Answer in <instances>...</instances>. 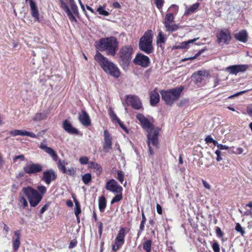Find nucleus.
Segmentation results:
<instances>
[{
  "label": "nucleus",
  "instance_id": "603ef678",
  "mask_svg": "<svg viewBox=\"0 0 252 252\" xmlns=\"http://www.w3.org/2000/svg\"><path fill=\"white\" fill-rule=\"evenodd\" d=\"M212 248L214 252H220V251L219 245L217 242H215L213 244Z\"/></svg>",
  "mask_w": 252,
  "mask_h": 252
},
{
  "label": "nucleus",
  "instance_id": "423d86ee",
  "mask_svg": "<svg viewBox=\"0 0 252 252\" xmlns=\"http://www.w3.org/2000/svg\"><path fill=\"white\" fill-rule=\"evenodd\" d=\"M147 135V145L149 148V152L150 155H153L154 152L152 148V146L158 149L159 142L158 136L159 134V129H156L148 132Z\"/></svg>",
  "mask_w": 252,
  "mask_h": 252
},
{
  "label": "nucleus",
  "instance_id": "f8f14e48",
  "mask_svg": "<svg viewBox=\"0 0 252 252\" xmlns=\"http://www.w3.org/2000/svg\"><path fill=\"white\" fill-rule=\"evenodd\" d=\"M136 118L139 121L141 126L146 129L147 132L153 131L155 129L154 125L150 122V121L146 118L143 114L139 113L136 115Z\"/></svg>",
  "mask_w": 252,
  "mask_h": 252
},
{
  "label": "nucleus",
  "instance_id": "79ce46f5",
  "mask_svg": "<svg viewBox=\"0 0 252 252\" xmlns=\"http://www.w3.org/2000/svg\"><path fill=\"white\" fill-rule=\"evenodd\" d=\"M46 118V115L44 113H37L33 118V120L35 121H39L45 119Z\"/></svg>",
  "mask_w": 252,
  "mask_h": 252
},
{
  "label": "nucleus",
  "instance_id": "37998d69",
  "mask_svg": "<svg viewBox=\"0 0 252 252\" xmlns=\"http://www.w3.org/2000/svg\"><path fill=\"white\" fill-rule=\"evenodd\" d=\"M92 179L91 174L87 173L82 176V181L85 184H88Z\"/></svg>",
  "mask_w": 252,
  "mask_h": 252
},
{
  "label": "nucleus",
  "instance_id": "9d476101",
  "mask_svg": "<svg viewBox=\"0 0 252 252\" xmlns=\"http://www.w3.org/2000/svg\"><path fill=\"white\" fill-rule=\"evenodd\" d=\"M133 63L136 65L146 68L150 65V59L148 56L141 53H138L134 59Z\"/></svg>",
  "mask_w": 252,
  "mask_h": 252
},
{
  "label": "nucleus",
  "instance_id": "a18cd8bd",
  "mask_svg": "<svg viewBox=\"0 0 252 252\" xmlns=\"http://www.w3.org/2000/svg\"><path fill=\"white\" fill-rule=\"evenodd\" d=\"M117 175L118 177L117 179L119 181V182L122 184L124 180V175L123 172L121 170L117 171Z\"/></svg>",
  "mask_w": 252,
  "mask_h": 252
},
{
  "label": "nucleus",
  "instance_id": "f257e3e1",
  "mask_svg": "<svg viewBox=\"0 0 252 252\" xmlns=\"http://www.w3.org/2000/svg\"><path fill=\"white\" fill-rule=\"evenodd\" d=\"M184 89V87L181 86L167 90H161L160 92L161 98L166 105L172 106L175 101L179 99Z\"/></svg>",
  "mask_w": 252,
  "mask_h": 252
},
{
  "label": "nucleus",
  "instance_id": "cd10ccee",
  "mask_svg": "<svg viewBox=\"0 0 252 252\" xmlns=\"http://www.w3.org/2000/svg\"><path fill=\"white\" fill-rule=\"evenodd\" d=\"M61 7L65 11V12L66 13L68 17H69V20L71 21H75L76 22V19L72 13V12L70 11V9H69L68 7L66 5V4L62 0H61Z\"/></svg>",
  "mask_w": 252,
  "mask_h": 252
},
{
  "label": "nucleus",
  "instance_id": "338daca9",
  "mask_svg": "<svg viewBox=\"0 0 252 252\" xmlns=\"http://www.w3.org/2000/svg\"><path fill=\"white\" fill-rule=\"evenodd\" d=\"M113 6L115 8H120L121 6L118 2H115L113 3Z\"/></svg>",
  "mask_w": 252,
  "mask_h": 252
},
{
  "label": "nucleus",
  "instance_id": "c756f323",
  "mask_svg": "<svg viewBox=\"0 0 252 252\" xmlns=\"http://www.w3.org/2000/svg\"><path fill=\"white\" fill-rule=\"evenodd\" d=\"M198 38H194L187 41L183 42L179 45L175 46L174 48L176 49H188L189 46V44L195 41Z\"/></svg>",
  "mask_w": 252,
  "mask_h": 252
},
{
  "label": "nucleus",
  "instance_id": "e433bc0d",
  "mask_svg": "<svg viewBox=\"0 0 252 252\" xmlns=\"http://www.w3.org/2000/svg\"><path fill=\"white\" fill-rule=\"evenodd\" d=\"M152 247V241L148 240L145 241L143 244V249L146 252H151Z\"/></svg>",
  "mask_w": 252,
  "mask_h": 252
},
{
  "label": "nucleus",
  "instance_id": "7c9ffc66",
  "mask_svg": "<svg viewBox=\"0 0 252 252\" xmlns=\"http://www.w3.org/2000/svg\"><path fill=\"white\" fill-rule=\"evenodd\" d=\"M142 220L140 222V226H139V229L137 232V237L138 238L140 235L141 234L142 232L145 229V225L147 221V219L145 217V215L143 212V211L142 212Z\"/></svg>",
  "mask_w": 252,
  "mask_h": 252
},
{
  "label": "nucleus",
  "instance_id": "2eb2a0df",
  "mask_svg": "<svg viewBox=\"0 0 252 252\" xmlns=\"http://www.w3.org/2000/svg\"><path fill=\"white\" fill-rule=\"evenodd\" d=\"M95 47L99 51L110 50V39L108 37L100 39L99 41L95 42Z\"/></svg>",
  "mask_w": 252,
  "mask_h": 252
},
{
  "label": "nucleus",
  "instance_id": "4468645a",
  "mask_svg": "<svg viewBox=\"0 0 252 252\" xmlns=\"http://www.w3.org/2000/svg\"><path fill=\"white\" fill-rule=\"evenodd\" d=\"M249 67L248 64H237L230 65L225 68V71L230 74H235L239 72H245Z\"/></svg>",
  "mask_w": 252,
  "mask_h": 252
},
{
  "label": "nucleus",
  "instance_id": "aec40b11",
  "mask_svg": "<svg viewBox=\"0 0 252 252\" xmlns=\"http://www.w3.org/2000/svg\"><path fill=\"white\" fill-rule=\"evenodd\" d=\"M79 120L83 126H89L91 125L89 116L84 110H82L81 113H79Z\"/></svg>",
  "mask_w": 252,
  "mask_h": 252
},
{
  "label": "nucleus",
  "instance_id": "a878e982",
  "mask_svg": "<svg viewBox=\"0 0 252 252\" xmlns=\"http://www.w3.org/2000/svg\"><path fill=\"white\" fill-rule=\"evenodd\" d=\"M30 4L31 9L32 16L37 21L39 22V12L35 3L32 0H30Z\"/></svg>",
  "mask_w": 252,
  "mask_h": 252
},
{
  "label": "nucleus",
  "instance_id": "7ed1b4c3",
  "mask_svg": "<svg viewBox=\"0 0 252 252\" xmlns=\"http://www.w3.org/2000/svg\"><path fill=\"white\" fill-rule=\"evenodd\" d=\"M133 54V49L130 45H125L120 49L118 54L119 64L124 70H127L129 67Z\"/></svg>",
  "mask_w": 252,
  "mask_h": 252
},
{
  "label": "nucleus",
  "instance_id": "69168bd1",
  "mask_svg": "<svg viewBox=\"0 0 252 252\" xmlns=\"http://www.w3.org/2000/svg\"><path fill=\"white\" fill-rule=\"evenodd\" d=\"M202 184L204 186V187L208 189H211V186L204 180H202Z\"/></svg>",
  "mask_w": 252,
  "mask_h": 252
},
{
  "label": "nucleus",
  "instance_id": "bb28decb",
  "mask_svg": "<svg viewBox=\"0 0 252 252\" xmlns=\"http://www.w3.org/2000/svg\"><path fill=\"white\" fill-rule=\"evenodd\" d=\"M119 42L115 37L111 36V54L114 56L118 49Z\"/></svg>",
  "mask_w": 252,
  "mask_h": 252
},
{
  "label": "nucleus",
  "instance_id": "6ab92c4d",
  "mask_svg": "<svg viewBox=\"0 0 252 252\" xmlns=\"http://www.w3.org/2000/svg\"><path fill=\"white\" fill-rule=\"evenodd\" d=\"M150 104L152 106H155L159 101V95L157 89L152 91L150 94Z\"/></svg>",
  "mask_w": 252,
  "mask_h": 252
},
{
  "label": "nucleus",
  "instance_id": "680f3d73",
  "mask_svg": "<svg viewBox=\"0 0 252 252\" xmlns=\"http://www.w3.org/2000/svg\"><path fill=\"white\" fill-rule=\"evenodd\" d=\"M213 139L211 135L207 136L205 139L206 143H212V142H213Z\"/></svg>",
  "mask_w": 252,
  "mask_h": 252
},
{
  "label": "nucleus",
  "instance_id": "c85d7f7f",
  "mask_svg": "<svg viewBox=\"0 0 252 252\" xmlns=\"http://www.w3.org/2000/svg\"><path fill=\"white\" fill-rule=\"evenodd\" d=\"M199 6L200 3L199 2H196L189 7H186L184 15L186 16L190 15L191 14L195 12L199 8Z\"/></svg>",
  "mask_w": 252,
  "mask_h": 252
},
{
  "label": "nucleus",
  "instance_id": "774afa93",
  "mask_svg": "<svg viewBox=\"0 0 252 252\" xmlns=\"http://www.w3.org/2000/svg\"><path fill=\"white\" fill-rule=\"evenodd\" d=\"M47 205H45L41 209L40 212L41 214L44 213V212L47 209Z\"/></svg>",
  "mask_w": 252,
  "mask_h": 252
},
{
  "label": "nucleus",
  "instance_id": "09e8293b",
  "mask_svg": "<svg viewBox=\"0 0 252 252\" xmlns=\"http://www.w3.org/2000/svg\"><path fill=\"white\" fill-rule=\"evenodd\" d=\"M202 51H199L197 54H196L193 57H189V58H184L183 59H182V61L183 62H185V61H186L187 60H194V59H196L201 53H202Z\"/></svg>",
  "mask_w": 252,
  "mask_h": 252
},
{
  "label": "nucleus",
  "instance_id": "dca6fc26",
  "mask_svg": "<svg viewBox=\"0 0 252 252\" xmlns=\"http://www.w3.org/2000/svg\"><path fill=\"white\" fill-rule=\"evenodd\" d=\"M57 176L55 172L52 169L43 172L42 180L47 185L50 184L52 181L56 179Z\"/></svg>",
  "mask_w": 252,
  "mask_h": 252
},
{
  "label": "nucleus",
  "instance_id": "ddd939ff",
  "mask_svg": "<svg viewBox=\"0 0 252 252\" xmlns=\"http://www.w3.org/2000/svg\"><path fill=\"white\" fill-rule=\"evenodd\" d=\"M126 103L131 105L132 108L139 110L142 107V102L140 98L134 95H127L126 96Z\"/></svg>",
  "mask_w": 252,
  "mask_h": 252
},
{
  "label": "nucleus",
  "instance_id": "f03ea898",
  "mask_svg": "<svg viewBox=\"0 0 252 252\" xmlns=\"http://www.w3.org/2000/svg\"><path fill=\"white\" fill-rule=\"evenodd\" d=\"M154 33L152 30L146 31L142 37L140 38L138 47L140 51L147 54H150L154 52V48L152 43L153 40Z\"/></svg>",
  "mask_w": 252,
  "mask_h": 252
},
{
  "label": "nucleus",
  "instance_id": "864d4df0",
  "mask_svg": "<svg viewBox=\"0 0 252 252\" xmlns=\"http://www.w3.org/2000/svg\"><path fill=\"white\" fill-rule=\"evenodd\" d=\"M89 159L87 157L83 156L79 158V161L82 164H86L88 162Z\"/></svg>",
  "mask_w": 252,
  "mask_h": 252
},
{
  "label": "nucleus",
  "instance_id": "bf43d9fd",
  "mask_svg": "<svg viewBox=\"0 0 252 252\" xmlns=\"http://www.w3.org/2000/svg\"><path fill=\"white\" fill-rule=\"evenodd\" d=\"M246 110L248 114L252 117V104H249L247 106Z\"/></svg>",
  "mask_w": 252,
  "mask_h": 252
},
{
  "label": "nucleus",
  "instance_id": "6e6d98bb",
  "mask_svg": "<svg viewBox=\"0 0 252 252\" xmlns=\"http://www.w3.org/2000/svg\"><path fill=\"white\" fill-rule=\"evenodd\" d=\"M20 202L24 207H26L28 206V202L27 201L26 199L23 196L20 197Z\"/></svg>",
  "mask_w": 252,
  "mask_h": 252
},
{
  "label": "nucleus",
  "instance_id": "a19ab883",
  "mask_svg": "<svg viewBox=\"0 0 252 252\" xmlns=\"http://www.w3.org/2000/svg\"><path fill=\"white\" fill-rule=\"evenodd\" d=\"M74 201L75 205L74 213L75 216L78 217L81 213L80 205L79 202L76 199L74 198Z\"/></svg>",
  "mask_w": 252,
  "mask_h": 252
},
{
  "label": "nucleus",
  "instance_id": "13d9d810",
  "mask_svg": "<svg viewBox=\"0 0 252 252\" xmlns=\"http://www.w3.org/2000/svg\"><path fill=\"white\" fill-rule=\"evenodd\" d=\"M247 92H248L247 90L241 91V92H238V93H236V94H233V95H231L228 96V98H230H230H233V97H234L235 96H238V95H239L240 94H244V93H246Z\"/></svg>",
  "mask_w": 252,
  "mask_h": 252
},
{
  "label": "nucleus",
  "instance_id": "b1692460",
  "mask_svg": "<svg viewBox=\"0 0 252 252\" xmlns=\"http://www.w3.org/2000/svg\"><path fill=\"white\" fill-rule=\"evenodd\" d=\"M14 235L15 238L12 239L13 247L15 251H17L20 245V238L21 233L19 230H17L14 232Z\"/></svg>",
  "mask_w": 252,
  "mask_h": 252
},
{
  "label": "nucleus",
  "instance_id": "72a5a7b5",
  "mask_svg": "<svg viewBox=\"0 0 252 252\" xmlns=\"http://www.w3.org/2000/svg\"><path fill=\"white\" fill-rule=\"evenodd\" d=\"M121 72L118 66L111 62V76L116 78H118L121 75Z\"/></svg>",
  "mask_w": 252,
  "mask_h": 252
},
{
  "label": "nucleus",
  "instance_id": "8fccbe9b",
  "mask_svg": "<svg viewBox=\"0 0 252 252\" xmlns=\"http://www.w3.org/2000/svg\"><path fill=\"white\" fill-rule=\"evenodd\" d=\"M216 232L217 236L218 237L221 238L224 235L223 232L221 231L220 228L218 226H217L216 228Z\"/></svg>",
  "mask_w": 252,
  "mask_h": 252
},
{
  "label": "nucleus",
  "instance_id": "6e6552de",
  "mask_svg": "<svg viewBox=\"0 0 252 252\" xmlns=\"http://www.w3.org/2000/svg\"><path fill=\"white\" fill-rule=\"evenodd\" d=\"M217 41L219 43H223L228 44L232 39L231 32L229 29H221L216 34Z\"/></svg>",
  "mask_w": 252,
  "mask_h": 252
},
{
  "label": "nucleus",
  "instance_id": "f3484780",
  "mask_svg": "<svg viewBox=\"0 0 252 252\" xmlns=\"http://www.w3.org/2000/svg\"><path fill=\"white\" fill-rule=\"evenodd\" d=\"M9 133L12 136H27L32 138L36 137L35 133L26 130L13 129L10 130Z\"/></svg>",
  "mask_w": 252,
  "mask_h": 252
},
{
  "label": "nucleus",
  "instance_id": "9b49d317",
  "mask_svg": "<svg viewBox=\"0 0 252 252\" xmlns=\"http://www.w3.org/2000/svg\"><path fill=\"white\" fill-rule=\"evenodd\" d=\"M43 166L39 163H34L30 162L26 164L23 167L25 173L29 174H34L41 172L42 170Z\"/></svg>",
  "mask_w": 252,
  "mask_h": 252
},
{
  "label": "nucleus",
  "instance_id": "c9c22d12",
  "mask_svg": "<svg viewBox=\"0 0 252 252\" xmlns=\"http://www.w3.org/2000/svg\"><path fill=\"white\" fill-rule=\"evenodd\" d=\"M166 28V31L167 32H173L177 31L179 29V26L178 24H169L165 27Z\"/></svg>",
  "mask_w": 252,
  "mask_h": 252
},
{
  "label": "nucleus",
  "instance_id": "a211bd4d",
  "mask_svg": "<svg viewBox=\"0 0 252 252\" xmlns=\"http://www.w3.org/2000/svg\"><path fill=\"white\" fill-rule=\"evenodd\" d=\"M111 121L116 126L119 125L120 127L126 133H129V130L123 122L117 116L115 113L111 110Z\"/></svg>",
  "mask_w": 252,
  "mask_h": 252
},
{
  "label": "nucleus",
  "instance_id": "5701e85b",
  "mask_svg": "<svg viewBox=\"0 0 252 252\" xmlns=\"http://www.w3.org/2000/svg\"><path fill=\"white\" fill-rule=\"evenodd\" d=\"M235 38L241 42L246 43L248 39V35L246 31L245 30H241L238 32L234 34Z\"/></svg>",
  "mask_w": 252,
  "mask_h": 252
},
{
  "label": "nucleus",
  "instance_id": "e2e57ef3",
  "mask_svg": "<svg viewBox=\"0 0 252 252\" xmlns=\"http://www.w3.org/2000/svg\"><path fill=\"white\" fill-rule=\"evenodd\" d=\"M218 148L220 150H228L229 149V147L227 146L224 145H222L221 144H220V145H219L218 146Z\"/></svg>",
  "mask_w": 252,
  "mask_h": 252
},
{
  "label": "nucleus",
  "instance_id": "0e129e2a",
  "mask_svg": "<svg viewBox=\"0 0 252 252\" xmlns=\"http://www.w3.org/2000/svg\"><path fill=\"white\" fill-rule=\"evenodd\" d=\"M75 170L73 168H71L67 170V172L66 173H67L69 175H73L75 174Z\"/></svg>",
  "mask_w": 252,
  "mask_h": 252
},
{
  "label": "nucleus",
  "instance_id": "0eeeda50",
  "mask_svg": "<svg viewBox=\"0 0 252 252\" xmlns=\"http://www.w3.org/2000/svg\"><path fill=\"white\" fill-rule=\"evenodd\" d=\"M123 189L121 186L114 180L111 179V192L115 194L111 199V204L119 202L123 199Z\"/></svg>",
  "mask_w": 252,
  "mask_h": 252
},
{
  "label": "nucleus",
  "instance_id": "3c124183",
  "mask_svg": "<svg viewBox=\"0 0 252 252\" xmlns=\"http://www.w3.org/2000/svg\"><path fill=\"white\" fill-rule=\"evenodd\" d=\"M13 159L14 162H17L18 159H20L21 161H24V160H25V158L23 155H21L15 156L13 158Z\"/></svg>",
  "mask_w": 252,
  "mask_h": 252
},
{
  "label": "nucleus",
  "instance_id": "5fc2aeb1",
  "mask_svg": "<svg viewBox=\"0 0 252 252\" xmlns=\"http://www.w3.org/2000/svg\"><path fill=\"white\" fill-rule=\"evenodd\" d=\"M38 190L40 192L41 195H43L46 192V188L43 186H39L37 187Z\"/></svg>",
  "mask_w": 252,
  "mask_h": 252
},
{
  "label": "nucleus",
  "instance_id": "1a4fd4ad",
  "mask_svg": "<svg viewBox=\"0 0 252 252\" xmlns=\"http://www.w3.org/2000/svg\"><path fill=\"white\" fill-rule=\"evenodd\" d=\"M94 59L98 63L100 66L105 72L108 74H110V63L109 62L106 58L97 51L94 56Z\"/></svg>",
  "mask_w": 252,
  "mask_h": 252
},
{
  "label": "nucleus",
  "instance_id": "49530a36",
  "mask_svg": "<svg viewBox=\"0 0 252 252\" xmlns=\"http://www.w3.org/2000/svg\"><path fill=\"white\" fill-rule=\"evenodd\" d=\"M235 230L241 233L242 235H244V234L245 233V231L244 230L243 228L241 226L240 223H237L235 226Z\"/></svg>",
  "mask_w": 252,
  "mask_h": 252
},
{
  "label": "nucleus",
  "instance_id": "393cba45",
  "mask_svg": "<svg viewBox=\"0 0 252 252\" xmlns=\"http://www.w3.org/2000/svg\"><path fill=\"white\" fill-rule=\"evenodd\" d=\"M40 148L44 150L46 153L52 157L54 160H56L58 156L55 151L51 148L47 146L45 144L41 143L40 145Z\"/></svg>",
  "mask_w": 252,
  "mask_h": 252
},
{
  "label": "nucleus",
  "instance_id": "4c0bfd02",
  "mask_svg": "<svg viewBox=\"0 0 252 252\" xmlns=\"http://www.w3.org/2000/svg\"><path fill=\"white\" fill-rule=\"evenodd\" d=\"M166 40V38L165 37L164 35L163 34L162 32L160 31L159 32L157 38V44H159V43H165V41Z\"/></svg>",
  "mask_w": 252,
  "mask_h": 252
},
{
  "label": "nucleus",
  "instance_id": "c03bdc74",
  "mask_svg": "<svg viewBox=\"0 0 252 252\" xmlns=\"http://www.w3.org/2000/svg\"><path fill=\"white\" fill-rule=\"evenodd\" d=\"M97 11L99 13V14L104 15V16H107L109 15L108 12L106 11L104 9V8L101 6H99L97 9Z\"/></svg>",
  "mask_w": 252,
  "mask_h": 252
},
{
  "label": "nucleus",
  "instance_id": "4d7b16f0",
  "mask_svg": "<svg viewBox=\"0 0 252 252\" xmlns=\"http://www.w3.org/2000/svg\"><path fill=\"white\" fill-rule=\"evenodd\" d=\"M70 6L71 8V9L73 12L74 14H77L78 13V8L77 6L75 3L71 4Z\"/></svg>",
  "mask_w": 252,
  "mask_h": 252
},
{
  "label": "nucleus",
  "instance_id": "58836bf2",
  "mask_svg": "<svg viewBox=\"0 0 252 252\" xmlns=\"http://www.w3.org/2000/svg\"><path fill=\"white\" fill-rule=\"evenodd\" d=\"M99 209L100 211H103L106 207V201L103 196H101L98 200Z\"/></svg>",
  "mask_w": 252,
  "mask_h": 252
},
{
  "label": "nucleus",
  "instance_id": "de8ad7c7",
  "mask_svg": "<svg viewBox=\"0 0 252 252\" xmlns=\"http://www.w3.org/2000/svg\"><path fill=\"white\" fill-rule=\"evenodd\" d=\"M155 4H156L157 7L160 9H161L163 4L164 3V0H154Z\"/></svg>",
  "mask_w": 252,
  "mask_h": 252
},
{
  "label": "nucleus",
  "instance_id": "20e7f679",
  "mask_svg": "<svg viewBox=\"0 0 252 252\" xmlns=\"http://www.w3.org/2000/svg\"><path fill=\"white\" fill-rule=\"evenodd\" d=\"M23 191L28 198L31 206L35 207L41 201L42 196L31 187L24 188Z\"/></svg>",
  "mask_w": 252,
  "mask_h": 252
},
{
  "label": "nucleus",
  "instance_id": "4be33fe9",
  "mask_svg": "<svg viewBox=\"0 0 252 252\" xmlns=\"http://www.w3.org/2000/svg\"><path fill=\"white\" fill-rule=\"evenodd\" d=\"M63 126L64 130L68 133L72 134H77L78 133V130L73 127L71 124L67 120L63 121Z\"/></svg>",
  "mask_w": 252,
  "mask_h": 252
},
{
  "label": "nucleus",
  "instance_id": "412c9836",
  "mask_svg": "<svg viewBox=\"0 0 252 252\" xmlns=\"http://www.w3.org/2000/svg\"><path fill=\"white\" fill-rule=\"evenodd\" d=\"M110 149V135L107 130L104 131V142L103 145V150L107 152Z\"/></svg>",
  "mask_w": 252,
  "mask_h": 252
},
{
  "label": "nucleus",
  "instance_id": "2f4dec72",
  "mask_svg": "<svg viewBox=\"0 0 252 252\" xmlns=\"http://www.w3.org/2000/svg\"><path fill=\"white\" fill-rule=\"evenodd\" d=\"M205 71L199 70L193 74L192 77L194 79V81L196 84L201 83L202 81L203 80V76L205 75Z\"/></svg>",
  "mask_w": 252,
  "mask_h": 252
},
{
  "label": "nucleus",
  "instance_id": "f704fd0d",
  "mask_svg": "<svg viewBox=\"0 0 252 252\" xmlns=\"http://www.w3.org/2000/svg\"><path fill=\"white\" fill-rule=\"evenodd\" d=\"M174 16L173 13H169L166 14L163 24L164 26H166L172 23L174 21Z\"/></svg>",
  "mask_w": 252,
  "mask_h": 252
},
{
  "label": "nucleus",
  "instance_id": "ea45409f",
  "mask_svg": "<svg viewBox=\"0 0 252 252\" xmlns=\"http://www.w3.org/2000/svg\"><path fill=\"white\" fill-rule=\"evenodd\" d=\"M67 164V162H65L64 160H59L58 165L59 168L62 171L63 173H65L67 172V170L65 168V165Z\"/></svg>",
  "mask_w": 252,
  "mask_h": 252
},
{
  "label": "nucleus",
  "instance_id": "052dcab7",
  "mask_svg": "<svg viewBox=\"0 0 252 252\" xmlns=\"http://www.w3.org/2000/svg\"><path fill=\"white\" fill-rule=\"evenodd\" d=\"M156 208H157V211L158 212V213L159 215H162V207H161V206L157 203V205H156Z\"/></svg>",
  "mask_w": 252,
  "mask_h": 252
},
{
  "label": "nucleus",
  "instance_id": "473e14b6",
  "mask_svg": "<svg viewBox=\"0 0 252 252\" xmlns=\"http://www.w3.org/2000/svg\"><path fill=\"white\" fill-rule=\"evenodd\" d=\"M88 167L90 169L93 170L97 175H99L102 171V168L99 164L94 162H90L88 163Z\"/></svg>",
  "mask_w": 252,
  "mask_h": 252
},
{
  "label": "nucleus",
  "instance_id": "39448f33",
  "mask_svg": "<svg viewBox=\"0 0 252 252\" xmlns=\"http://www.w3.org/2000/svg\"><path fill=\"white\" fill-rule=\"evenodd\" d=\"M130 230L128 227H120L114 240V244L111 249L114 251L119 250L125 243V238L127 233Z\"/></svg>",
  "mask_w": 252,
  "mask_h": 252
}]
</instances>
